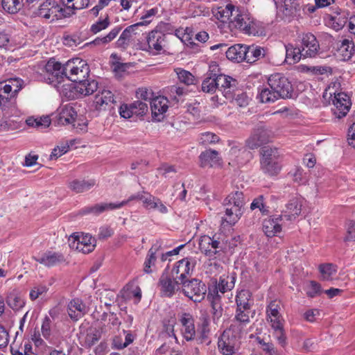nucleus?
<instances>
[{
	"label": "nucleus",
	"instance_id": "f257e3e1",
	"mask_svg": "<svg viewBox=\"0 0 355 355\" xmlns=\"http://www.w3.org/2000/svg\"><path fill=\"white\" fill-rule=\"evenodd\" d=\"M24 82L19 78H11L5 82L0 83V91L6 98V101L9 106L8 116H19L20 111L16 107V96L18 92L23 88Z\"/></svg>",
	"mask_w": 355,
	"mask_h": 355
},
{
	"label": "nucleus",
	"instance_id": "f03ea898",
	"mask_svg": "<svg viewBox=\"0 0 355 355\" xmlns=\"http://www.w3.org/2000/svg\"><path fill=\"white\" fill-rule=\"evenodd\" d=\"M282 154L275 147L265 146L261 150V171L270 176L277 175L282 170Z\"/></svg>",
	"mask_w": 355,
	"mask_h": 355
},
{
	"label": "nucleus",
	"instance_id": "7ed1b4c3",
	"mask_svg": "<svg viewBox=\"0 0 355 355\" xmlns=\"http://www.w3.org/2000/svg\"><path fill=\"white\" fill-rule=\"evenodd\" d=\"M234 30L246 35H256L259 33V22L248 11L236 8L232 20Z\"/></svg>",
	"mask_w": 355,
	"mask_h": 355
},
{
	"label": "nucleus",
	"instance_id": "20e7f679",
	"mask_svg": "<svg viewBox=\"0 0 355 355\" xmlns=\"http://www.w3.org/2000/svg\"><path fill=\"white\" fill-rule=\"evenodd\" d=\"M198 245L201 252L212 259L218 253L226 250L227 241L220 234H215L212 237L208 235H203L199 239Z\"/></svg>",
	"mask_w": 355,
	"mask_h": 355
},
{
	"label": "nucleus",
	"instance_id": "39448f33",
	"mask_svg": "<svg viewBox=\"0 0 355 355\" xmlns=\"http://www.w3.org/2000/svg\"><path fill=\"white\" fill-rule=\"evenodd\" d=\"M66 80L71 82H79L89 77V67L85 60L79 58L68 60L64 64Z\"/></svg>",
	"mask_w": 355,
	"mask_h": 355
},
{
	"label": "nucleus",
	"instance_id": "423d86ee",
	"mask_svg": "<svg viewBox=\"0 0 355 355\" xmlns=\"http://www.w3.org/2000/svg\"><path fill=\"white\" fill-rule=\"evenodd\" d=\"M69 245L71 249L83 254L92 252L96 247V239L89 234L80 232L73 233L69 238Z\"/></svg>",
	"mask_w": 355,
	"mask_h": 355
},
{
	"label": "nucleus",
	"instance_id": "0eeeda50",
	"mask_svg": "<svg viewBox=\"0 0 355 355\" xmlns=\"http://www.w3.org/2000/svg\"><path fill=\"white\" fill-rule=\"evenodd\" d=\"M268 85L281 98H288L292 97L293 87L288 79L282 73H275L271 74L267 81Z\"/></svg>",
	"mask_w": 355,
	"mask_h": 355
},
{
	"label": "nucleus",
	"instance_id": "6e6552de",
	"mask_svg": "<svg viewBox=\"0 0 355 355\" xmlns=\"http://www.w3.org/2000/svg\"><path fill=\"white\" fill-rule=\"evenodd\" d=\"M181 290L186 297L194 302H200L207 292L206 285L197 279H188L182 283Z\"/></svg>",
	"mask_w": 355,
	"mask_h": 355
},
{
	"label": "nucleus",
	"instance_id": "1a4fd4ad",
	"mask_svg": "<svg viewBox=\"0 0 355 355\" xmlns=\"http://www.w3.org/2000/svg\"><path fill=\"white\" fill-rule=\"evenodd\" d=\"M278 15L284 20L291 21L301 15V0H275Z\"/></svg>",
	"mask_w": 355,
	"mask_h": 355
},
{
	"label": "nucleus",
	"instance_id": "9d476101",
	"mask_svg": "<svg viewBox=\"0 0 355 355\" xmlns=\"http://www.w3.org/2000/svg\"><path fill=\"white\" fill-rule=\"evenodd\" d=\"M250 313L251 309L236 308L234 318L229 328L234 338H241L245 331L247 325L250 322Z\"/></svg>",
	"mask_w": 355,
	"mask_h": 355
},
{
	"label": "nucleus",
	"instance_id": "9b49d317",
	"mask_svg": "<svg viewBox=\"0 0 355 355\" xmlns=\"http://www.w3.org/2000/svg\"><path fill=\"white\" fill-rule=\"evenodd\" d=\"M165 45L166 35L160 31L153 30L147 35L142 50L152 55H158L162 53Z\"/></svg>",
	"mask_w": 355,
	"mask_h": 355
},
{
	"label": "nucleus",
	"instance_id": "f8f14e48",
	"mask_svg": "<svg viewBox=\"0 0 355 355\" xmlns=\"http://www.w3.org/2000/svg\"><path fill=\"white\" fill-rule=\"evenodd\" d=\"M195 266V260L191 257H185L175 263L171 271V275L182 284L189 279L188 278L191 275Z\"/></svg>",
	"mask_w": 355,
	"mask_h": 355
},
{
	"label": "nucleus",
	"instance_id": "ddd939ff",
	"mask_svg": "<svg viewBox=\"0 0 355 355\" xmlns=\"http://www.w3.org/2000/svg\"><path fill=\"white\" fill-rule=\"evenodd\" d=\"M47 76L48 83L56 86L57 84L64 82L66 80L64 64L55 61V59H50L44 67Z\"/></svg>",
	"mask_w": 355,
	"mask_h": 355
},
{
	"label": "nucleus",
	"instance_id": "4468645a",
	"mask_svg": "<svg viewBox=\"0 0 355 355\" xmlns=\"http://www.w3.org/2000/svg\"><path fill=\"white\" fill-rule=\"evenodd\" d=\"M180 282L166 272V269L159 277L158 286L162 297H171L176 291L181 289Z\"/></svg>",
	"mask_w": 355,
	"mask_h": 355
},
{
	"label": "nucleus",
	"instance_id": "2eb2a0df",
	"mask_svg": "<svg viewBox=\"0 0 355 355\" xmlns=\"http://www.w3.org/2000/svg\"><path fill=\"white\" fill-rule=\"evenodd\" d=\"M270 140V134L263 126H259L252 132L246 141V146L252 150L267 144Z\"/></svg>",
	"mask_w": 355,
	"mask_h": 355
},
{
	"label": "nucleus",
	"instance_id": "dca6fc26",
	"mask_svg": "<svg viewBox=\"0 0 355 355\" xmlns=\"http://www.w3.org/2000/svg\"><path fill=\"white\" fill-rule=\"evenodd\" d=\"M152 117L155 121H161L168 108V99L164 96H158L150 101Z\"/></svg>",
	"mask_w": 355,
	"mask_h": 355
},
{
	"label": "nucleus",
	"instance_id": "f3484780",
	"mask_svg": "<svg viewBox=\"0 0 355 355\" xmlns=\"http://www.w3.org/2000/svg\"><path fill=\"white\" fill-rule=\"evenodd\" d=\"M332 102L335 107L334 114L339 119L346 116L351 107L349 96L344 92L334 94Z\"/></svg>",
	"mask_w": 355,
	"mask_h": 355
},
{
	"label": "nucleus",
	"instance_id": "a211bd4d",
	"mask_svg": "<svg viewBox=\"0 0 355 355\" xmlns=\"http://www.w3.org/2000/svg\"><path fill=\"white\" fill-rule=\"evenodd\" d=\"M304 201V200L302 197L293 198L286 204V209L281 215L286 220L293 221L295 220L301 214Z\"/></svg>",
	"mask_w": 355,
	"mask_h": 355
},
{
	"label": "nucleus",
	"instance_id": "6ab92c4d",
	"mask_svg": "<svg viewBox=\"0 0 355 355\" xmlns=\"http://www.w3.org/2000/svg\"><path fill=\"white\" fill-rule=\"evenodd\" d=\"M143 23H136L125 28L116 41L118 47L126 49L135 37L141 32Z\"/></svg>",
	"mask_w": 355,
	"mask_h": 355
},
{
	"label": "nucleus",
	"instance_id": "aec40b11",
	"mask_svg": "<svg viewBox=\"0 0 355 355\" xmlns=\"http://www.w3.org/2000/svg\"><path fill=\"white\" fill-rule=\"evenodd\" d=\"M300 48L306 58H313L318 54L319 44L315 35L308 33L303 35Z\"/></svg>",
	"mask_w": 355,
	"mask_h": 355
},
{
	"label": "nucleus",
	"instance_id": "412c9836",
	"mask_svg": "<svg viewBox=\"0 0 355 355\" xmlns=\"http://www.w3.org/2000/svg\"><path fill=\"white\" fill-rule=\"evenodd\" d=\"M285 219L282 215L273 216L263 222V231L266 236L272 237L282 231V221Z\"/></svg>",
	"mask_w": 355,
	"mask_h": 355
},
{
	"label": "nucleus",
	"instance_id": "4be33fe9",
	"mask_svg": "<svg viewBox=\"0 0 355 355\" xmlns=\"http://www.w3.org/2000/svg\"><path fill=\"white\" fill-rule=\"evenodd\" d=\"M180 322L182 325L181 332L187 341H191L195 338L196 328L194 319L190 313H184L181 315Z\"/></svg>",
	"mask_w": 355,
	"mask_h": 355
},
{
	"label": "nucleus",
	"instance_id": "5701e85b",
	"mask_svg": "<svg viewBox=\"0 0 355 355\" xmlns=\"http://www.w3.org/2000/svg\"><path fill=\"white\" fill-rule=\"evenodd\" d=\"M200 166L205 167H219L222 165L221 158L218 151L215 150H207L200 153L199 156Z\"/></svg>",
	"mask_w": 355,
	"mask_h": 355
},
{
	"label": "nucleus",
	"instance_id": "b1692460",
	"mask_svg": "<svg viewBox=\"0 0 355 355\" xmlns=\"http://www.w3.org/2000/svg\"><path fill=\"white\" fill-rule=\"evenodd\" d=\"M232 331L230 329L224 331L218 340V347L223 355H238L235 352L234 344L232 338Z\"/></svg>",
	"mask_w": 355,
	"mask_h": 355
},
{
	"label": "nucleus",
	"instance_id": "393cba45",
	"mask_svg": "<svg viewBox=\"0 0 355 355\" xmlns=\"http://www.w3.org/2000/svg\"><path fill=\"white\" fill-rule=\"evenodd\" d=\"M218 65H211L206 74V77L202 83V90L204 92L212 93L218 88L217 83Z\"/></svg>",
	"mask_w": 355,
	"mask_h": 355
},
{
	"label": "nucleus",
	"instance_id": "a878e982",
	"mask_svg": "<svg viewBox=\"0 0 355 355\" xmlns=\"http://www.w3.org/2000/svg\"><path fill=\"white\" fill-rule=\"evenodd\" d=\"M123 203H116V202H110V203H100V204H96L92 206H87L83 207L80 211V213L82 215H86L92 214L94 215H99L102 214L103 212L107 211V210H114V209H118L121 207H123Z\"/></svg>",
	"mask_w": 355,
	"mask_h": 355
},
{
	"label": "nucleus",
	"instance_id": "bb28decb",
	"mask_svg": "<svg viewBox=\"0 0 355 355\" xmlns=\"http://www.w3.org/2000/svg\"><path fill=\"white\" fill-rule=\"evenodd\" d=\"M67 313L71 320L77 321L87 313L86 305L82 300L74 298L68 304Z\"/></svg>",
	"mask_w": 355,
	"mask_h": 355
},
{
	"label": "nucleus",
	"instance_id": "cd10ccee",
	"mask_svg": "<svg viewBox=\"0 0 355 355\" xmlns=\"http://www.w3.org/2000/svg\"><path fill=\"white\" fill-rule=\"evenodd\" d=\"M60 10V8L55 6L54 1H46L40 6L36 14L40 17L52 21L58 19L57 12Z\"/></svg>",
	"mask_w": 355,
	"mask_h": 355
},
{
	"label": "nucleus",
	"instance_id": "c85d7f7f",
	"mask_svg": "<svg viewBox=\"0 0 355 355\" xmlns=\"http://www.w3.org/2000/svg\"><path fill=\"white\" fill-rule=\"evenodd\" d=\"M55 87L61 95L68 99L81 98L80 92H78L79 89H78V82L69 83L68 81L67 83L61 82V83L57 84Z\"/></svg>",
	"mask_w": 355,
	"mask_h": 355
},
{
	"label": "nucleus",
	"instance_id": "c756f323",
	"mask_svg": "<svg viewBox=\"0 0 355 355\" xmlns=\"http://www.w3.org/2000/svg\"><path fill=\"white\" fill-rule=\"evenodd\" d=\"M34 260L46 267H52L64 261L62 254L47 251L42 254L34 257Z\"/></svg>",
	"mask_w": 355,
	"mask_h": 355
},
{
	"label": "nucleus",
	"instance_id": "7c9ffc66",
	"mask_svg": "<svg viewBox=\"0 0 355 355\" xmlns=\"http://www.w3.org/2000/svg\"><path fill=\"white\" fill-rule=\"evenodd\" d=\"M114 95L111 91L103 89L96 94L94 100V105L96 110H105L106 106L114 103Z\"/></svg>",
	"mask_w": 355,
	"mask_h": 355
},
{
	"label": "nucleus",
	"instance_id": "2f4dec72",
	"mask_svg": "<svg viewBox=\"0 0 355 355\" xmlns=\"http://www.w3.org/2000/svg\"><path fill=\"white\" fill-rule=\"evenodd\" d=\"M236 307L252 309L254 304L252 293L248 289L238 290L235 297Z\"/></svg>",
	"mask_w": 355,
	"mask_h": 355
},
{
	"label": "nucleus",
	"instance_id": "473e14b6",
	"mask_svg": "<svg viewBox=\"0 0 355 355\" xmlns=\"http://www.w3.org/2000/svg\"><path fill=\"white\" fill-rule=\"evenodd\" d=\"M266 50L259 46L245 45V61L248 63H254L265 55Z\"/></svg>",
	"mask_w": 355,
	"mask_h": 355
},
{
	"label": "nucleus",
	"instance_id": "72a5a7b5",
	"mask_svg": "<svg viewBox=\"0 0 355 355\" xmlns=\"http://www.w3.org/2000/svg\"><path fill=\"white\" fill-rule=\"evenodd\" d=\"M257 98L261 103H274L281 98L278 96L277 92H275L272 89H270L267 85L261 86L258 88Z\"/></svg>",
	"mask_w": 355,
	"mask_h": 355
},
{
	"label": "nucleus",
	"instance_id": "f704fd0d",
	"mask_svg": "<svg viewBox=\"0 0 355 355\" xmlns=\"http://www.w3.org/2000/svg\"><path fill=\"white\" fill-rule=\"evenodd\" d=\"M98 88V83L94 79L85 78L78 82V89L80 92L81 98L92 94L97 91Z\"/></svg>",
	"mask_w": 355,
	"mask_h": 355
},
{
	"label": "nucleus",
	"instance_id": "c9c22d12",
	"mask_svg": "<svg viewBox=\"0 0 355 355\" xmlns=\"http://www.w3.org/2000/svg\"><path fill=\"white\" fill-rule=\"evenodd\" d=\"M225 54L228 60L241 62L245 60V44H237L231 46L225 51Z\"/></svg>",
	"mask_w": 355,
	"mask_h": 355
},
{
	"label": "nucleus",
	"instance_id": "e433bc0d",
	"mask_svg": "<svg viewBox=\"0 0 355 355\" xmlns=\"http://www.w3.org/2000/svg\"><path fill=\"white\" fill-rule=\"evenodd\" d=\"M77 112L71 105H64L58 114L59 123L63 125L71 124L77 116Z\"/></svg>",
	"mask_w": 355,
	"mask_h": 355
},
{
	"label": "nucleus",
	"instance_id": "4c0bfd02",
	"mask_svg": "<svg viewBox=\"0 0 355 355\" xmlns=\"http://www.w3.org/2000/svg\"><path fill=\"white\" fill-rule=\"evenodd\" d=\"M243 214V209L227 206L225 209V216L222 218L223 224L226 223L230 226L234 225Z\"/></svg>",
	"mask_w": 355,
	"mask_h": 355
},
{
	"label": "nucleus",
	"instance_id": "58836bf2",
	"mask_svg": "<svg viewBox=\"0 0 355 355\" xmlns=\"http://www.w3.org/2000/svg\"><path fill=\"white\" fill-rule=\"evenodd\" d=\"M236 8L231 4L228 3L225 6H220L213 10L214 17L218 20H230L232 19L234 13L235 12Z\"/></svg>",
	"mask_w": 355,
	"mask_h": 355
},
{
	"label": "nucleus",
	"instance_id": "ea45409f",
	"mask_svg": "<svg viewBox=\"0 0 355 355\" xmlns=\"http://www.w3.org/2000/svg\"><path fill=\"white\" fill-rule=\"evenodd\" d=\"M300 46L295 47L291 44L286 46V61L289 64H294L299 62L302 58H306Z\"/></svg>",
	"mask_w": 355,
	"mask_h": 355
},
{
	"label": "nucleus",
	"instance_id": "a19ab883",
	"mask_svg": "<svg viewBox=\"0 0 355 355\" xmlns=\"http://www.w3.org/2000/svg\"><path fill=\"white\" fill-rule=\"evenodd\" d=\"M224 205L234 208L243 209L245 205L243 193L241 191H236L231 193L224 200Z\"/></svg>",
	"mask_w": 355,
	"mask_h": 355
},
{
	"label": "nucleus",
	"instance_id": "79ce46f5",
	"mask_svg": "<svg viewBox=\"0 0 355 355\" xmlns=\"http://www.w3.org/2000/svg\"><path fill=\"white\" fill-rule=\"evenodd\" d=\"M236 278L233 275H222L215 284L220 291V293H225L231 291L235 285Z\"/></svg>",
	"mask_w": 355,
	"mask_h": 355
},
{
	"label": "nucleus",
	"instance_id": "37998d69",
	"mask_svg": "<svg viewBox=\"0 0 355 355\" xmlns=\"http://www.w3.org/2000/svg\"><path fill=\"white\" fill-rule=\"evenodd\" d=\"M95 185V181L93 180H73L69 184V188L76 193H83L89 190Z\"/></svg>",
	"mask_w": 355,
	"mask_h": 355
},
{
	"label": "nucleus",
	"instance_id": "c03bdc74",
	"mask_svg": "<svg viewBox=\"0 0 355 355\" xmlns=\"http://www.w3.org/2000/svg\"><path fill=\"white\" fill-rule=\"evenodd\" d=\"M354 52V44L353 42L348 40H343L338 50L340 59L345 61L349 60Z\"/></svg>",
	"mask_w": 355,
	"mask_h": 355
},
{
	"label": "nucleus",
	"instance_id": "a18cd8bd",
	"mask_svg": "<svg viewBox=\"0 0 355 355\" xmlns=\"http://www.w3.org/2000/svg\"><path fill=\"white\" fill-rule=\"evenodd\" d=\"M3 9L9 14H16L24 7V0H1Z\"/></svg>",
	"mask_w": 355,
	"mask_h": 355
},
{
	"label": "nucleus",
	"instance_id": "49530a36",
	"mask_svg": "<svg viewBox=\"0 0 355 355\" xmlns=\"http://www.w3.org/2000/svg\"><path fill=\"white\" fill-rule=\"evenodd\" d=\"M158 250V247H157L155 245H153L151 248L148 250L146 258L145 259L144 263V271L147 273L150 274L153 272V270L151 269L152 266H154L156 262V252Z\"/></svg>",
	"mask_w": 355,
	"mask_h": 355
},
{
	"label": "nucleus",
	"instance_id": "de8ad7c7",
	"mask_svg": "<svg viewBox=\"0 0 355 355\" xmlns=\"http://www.w3.org/2000/svg\"><path fill=\"white\" fill-rule=\"evenodd\" d=\"M121 28L119 26H116L112 28L108 34L105 35L104 37H98L94 39L90 44H92L96 46L104 45L108 44L111 41H112L119 33Z\"/></svg>",
	"mask_w": 355,
	"mask_h": 355
},
{
	"label": "nucleus",
	"instance_id": "09e8293b",
	"mask_svg": "<svg viewBox=\"0 0 355 355\" xmlns=\"http://www.w3.org/2000/svg\"><path fill=\"white\" fill-rule=\"evenodd\" d=\"M26 122L29 127L43 130L49 126L51 124V119L48 116H44L40 118L29 117L26 119Z\"/></svg>",
	"mask_w": 355,
	"mask_h": 355
},
{
	"label": "nucleus",
	"instance_id": "8fccbe9b",
	"mask_svg": "<svg viewBox=\"0 0 355 355\" xmlns=\"http://www.w3.org/2000/svg\"><path fill=\"white\" fill-rule=\"evenodd\" d=\"M7 302L10 307L13 310H19L25 305V301L23 297L16 291L11 292L8 297Z\"/></svg>",
	"mask_w": 355,
	"mask_h": 355
},
{
	"label": "nucleus",
	"instance_id": "3c124183",
	"mask_svg": "<svg viewBox=\"0 0 355 355\" xmlns=\"http://www.w3.org/2000/svg\"><path fill=\"white\" fill-rule=\"evenodd\" d=\"M319 271L323 280H330L337 271L336 266L332 263H324L319 266Z\"/></svg>",
	"mask_w": 355,
	"mask_h": 355
},
{
	"label": "nucleus",
	"instance_id": "603ef678",
	"mask_svg": "<svg viewBox=\"0 0 355 355\" xmlns=\"http://www.w3.org/2000/svg\"><path fill=\"white\" fill-rule=\"evenodd\" d=\"M187 89L184 87H179L178 85H172L167 88L166 93L169 96L171 100L178 102L180 98L185 95Z\"/></svg>",
	"mask_w": 355,
	"mask_h": 355
},
{
	"label": "nucleus",
	"instance_id": "864d4df0",
	"mask_svg": "<svg viewBox=\"0 0 355 355\" xmlns=\"http://www.w3.org/2000/svg\"><path fill=\"white\" fill-rule=\"evenodd\" d=\"M175 72L180 83L186 85H191L194 83V76L189 71L178 68L175 69Z\"/></svg>",
	"mask_w": 355,
	"mask_h": 355
},
{
	"label": "nucleus",
	"instance_id": "5fc2aeb1",
	"mask_svg": "<svg viewBox=\"0 0 355 355\" xmlns=\"http://www.w3.org/2000/svg\"><path fill=\"white\" fill-rule=\"evenodd\" d=\"M130 105L131 111L134 114V116H144L148 111V105L145 102H142L141 101H134Z\"/></svg>",
	"mask_w": 355,
	"mask_h": 355
},
{
	"label": "nucleus",
	"instance_id": "6e6d98bb",
	"mask_svg": "<svg viewBox=\"0 0 355 355\" xmlns=\"http://www.w3.org/2000/svg\"><path fill=\"white\" fill-rule=\"evenodd\" d=\"M110 24V21L108 17L105 18H99L95 23L90 27V32L92 34H97L99 32L105 30Z\"/></svg>",
	"mask_w": 355,
	"mask_h": 355
},
{
	"label": "nucleus",
	"instance_id": "4d7b16f0",
	"mask_svg": "<svg viewBox=\"0 0 355 355\" xmlns=\"http://www.w3.org/2000/svg\"><path fill=\"white\" fill-rule=\"evenodd\" d=\"M250 209L252 210L258 209L263 215H267L269 213L268 207L266 205L264 197L262 195L259 196L252 200Z\"/></svg>",
	"mask_w": 355,
	"mask_h": 355
},
{
	"label": "nucleus",
	"instance_id": "13d9d810",
	"mask_svg": "<svg viewBox=\"0 0 355 355\" xmlns=\"http://www.w3.org/2000/svg\"><path fill=\"white\" fill-rule=\"evenodd\" d=\"M49 291V286L45 284L35 285L30 291V299L33 301L37 300L40 296L45 294Z\"/></svg>",
	"mask_w": 355,
	"mask_h": 355
},
{
	"label": "nucleus",
	"instance_id": "bf43d9fd",
	"mask_svg": "<svg viewBox=\"0 0 355 355\" xmlns=\"http://www.w3.org/2000/svg\"><path fill=\"white\" fill-rule=\"evenodd\" d=\"M347 21V17L340 15L332 16L330 19L331 27L336 31L341 30L345 26Z\"/></svg>",
	"mask_w": 355,
	"mask_h": 355
},
{
	"label": "nucleus",
	"instance_id": "052dcab7",
	"mask_svg": "<svg viewBox=\"0 0 355 355\" xmlns=\"http://www.w3.org/2000/svg\"><path fill=\"white\" fill-rule=\"evenodd\" d=\"M306 293L309 297L313 298L322 293L320 284L315 281H310L305 288Z\"/></svg>",
	"mask_w": 355,
	"mask_h": 355
},
{
	"label": "nucleus",
	"instance_id": "680f3d73",
	"mask_svg": "<svg viewBox=\"0 0 355 355\" xmlns=\"http://www.w3.org/2000/svg\"><path fill=\"white\" fill-rule=\"evenodd\" d=\"M236 80L232 77L223 74H218L217 73V83H218V88L230 89L232 87V83H235Z\"/></svg>",
	"mask_w": 355,
	"mask_h": 355
},
{
	"label": "nucleus",
	"instance_id": "e2e57ef3",
	"mask_svg": "<svg viewBox=\"0 0 355 355\" xmlns=\"http://www.w3.org/2000/svg\"><path fill=\"white\" fill-rule=\"evenodd\" d=\"M219 292L220 291L215 284L212 286L209 287L207 298L214 306L217 305V302H220Z\"/></svg>",
	"mask_w": 355,
	"mask_h": 355
},
{
	"label": "nucleus",
	"instance_id": "0e129e2a",
	"mask_svg": "<svg viewBox=\"0 0 355 355\" xmlns=\"http://www.w3.org/2000/svg\"><path fill=\"white\" fill-rule=\"evenodd\" d=\"M158 13V8L155 7L150 8L144 13V15L141 17V21L139 23H143V26H148L152 21V18L155 16Z\"/></svg>",
	"mask_w": 355,
	"mask_h": 355
},
{
	"label": "nucleus",
	"instance_id": "69168bd1",
	"mask_svg": "<svg viewBox=\"0 0 355 355\" xmlns=\"http://www.w3.org/2000/svg\"><path fill=\"white\" fill-rule=\"evenodd\" d=\"M51 323L52 321L50 319V318L47 315H46L42 321V327H41V331L43 337L48 340L51 337Z\"/></svg>",
	"mask_w": 355,
	"mask_h": 355
},
{
	"label": "nucleus",
	"instance_id": "338daca9",
	"mask_svg": "<svg viewBox=\"0 0 355 355\" xmlns=\"http://www.w3.org/2000/svg\"><path fill=\"white\" fill-rule=\"evenodd\" d=\"M279 307L275 301L271 302L266 308V314L268 319L272 318H278L281 317L282 315L279 311Z\"/></svg>",
	"mask_w": 355,
	"mask_h": 355
},
{
	"label": "nucleus",
	"instance_id": "774afa93",
	"mask_svg": "<svg viewBox=\"0 0 355 355\" xmlns=\"http://www.w3.org/2000/svg\"><path fill=\"white\" fill-rule=\"evenodd\" d=\"M71 125L78 132L87 131V122L85 118L78 117L77 116L74 119V122L71 123Z\"/></svg>",
	"mask_w": 355,
	"mask_h": 355
}]
</instances>
